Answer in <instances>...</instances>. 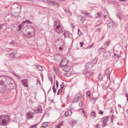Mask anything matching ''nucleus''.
I'll return each instance as SVG.
<instances>
[{"label": "nucleus", "mask_w": 128, "mask_h": 128, "mask_svg": "<svg viewBox=\"0 0 128 128\" xmlns=\"http://www.w3.org/2000/svg\"><path fill=\"white\" fill-rule=\"evenodd\" d=\"M40 121L39 122H38L36 124L33 125V126H34V127H35L36 128V127L37 125L39 124V123H40Z\"/></svg>", "instance_id": "obj_53"}, {"label": "nucleus", "mask_w": 128, "mask_h": 128, "mask_svg": "<svg viewBox=\"0 0 128 128\" xmlns=\"http://www.w3.org/2000/svg\"><path fill=\"white\" fill-rule=\"evenodd\" d=\"M98 113L100 114L101 115H102L103 114V111H102V110H99L98 111Z\"/></svg>", "instance_id": "obj_45"}, {"label": "nucleus", "mask_w": 128, "mask_h": 128, "mask_svg": "<svg viewBox=\"0 0 128 128\" xmlns=\"http://www.w3.org/2000/svg\"><path fill=\"white\" fill-rule=\"evenodd\" d=\"M56 3H57L58 4V6L57 5V4H56L54 6H56V8H58L59 6V4L57 3V2H56Z\"/></svg>", "instance_id": "obj_55"}, {"label": "nucleus", "mask_w": 128, "mask_h": 128, "mask_svg": "<svg viewBox=\"0 0 128 128\" xmlns=\"http://www.w3.org/2000/svg\"><path fill=\"white\" fill-rule=\"evenodd\" d=\"M34 127V126H31L29 128H33Z\"/></svg>", "instance_id": "obj_63"}, {"label": "nucleus", "mask_w": 128, "mask_h": 128, "mask_svg": "<svg viewBox=\"0 0 128 128\" xmlns=\"http://www.w3.org/2000/svg\"><path fill=\"white\" fill-rule=\"evenodd\" d=\"M60 26V22H59L58 21H56L54 22V23L53 27H54V26Z\"/></svg>", "instance_id": "obj_23"}, {"label": "nucleus", "mask_w": 128, "mask_h": 128, "mask_svg": "<svg viewBox=\"0 0 128 128\" xmlns=\"http://www.w3.org/2000/svg\"><path fill=\"white\" fill-rule=\"evenodd\" d=\"M72 113V111L71 110H68L65 112V115L66 116L68 117L71 115Z\"/></svg>", "instance_id": "obj_18"}, {"label": "nucleus", "mask_w": 128, "mask_h": 128, "mask_svg": "<svg viewBox=\"0 0 128 128\" xmlns=\"http://www.w3.org/2000/svg\"><path fill=\"white\" fill-rule=\"evenodd\" d=\"M26 115L28 119L32 118L34 116L33 114L31 112H29L27 113Z\"/></svg>", "instance_id": "obj_9"}, {"label": "nucleus", "mask_w": 128, "mask_h": 128, "mask_svg": "<svg viewBox=\"0 0 128 128\" xmlns=\"http://www.w3.org/2000/svg\"><path fill=\"white\" fill-rule=\"evenodd\" d=\"M16 43L13 40H12L11 42H10L9 44L11 45H13L15 44H16Z\"/></svg>", "instance_id": "obj_38"}, {"label": "nucleus", "mask_w": 128, "mask_h": 128, "mask_svg": "<svg viewBox=\"0 0 128 128\" xmlns=\"http://www.w3.org/2000/svg\"><path fill=\"white\" fill-rule=\"evenodd\" d=\"M27 34L29 36L30 38H32L33 36H32V34L30 32H28Z\"/></svg>", "instance_id": "obj_40"}, {"label": "nucleus", "mask_w": 128, "mask_h": 128, "mask_svg": "<svg viewBox=\"0 0 128 128\" xmlns=\"http://www.w3.org/2000/svg\"><path fill=\"white\" fill-rule=\"evenodd\" d=\"M64 11L65 12H66V13H67L68 12V11H69V10H68L66 9L64 10Z\"/></svg>", "instance_id": "obj_57"}, {"label": "nucleus", "mask_w": 128, "mask_h": 128, "mask_svg": "<svg viewBox=\"0 0 128 128\" xmlns=\"http://www.w3.org/2000/svg\"><path fill=\"white\" fill-rule=\"evenodd\" d=\"M63 121H62V122H60L58 124V125H57V126H59V128H60V126L61 125H63Z\"/></svg>", "instance_id": "obj_36"}, {"label": "nucleus", "mask_w": 128, "mask_h": 128, "mask_svg": "<svg viewBox=\"0 0 128 128\" xmlns=\"http://www.w3.org/2000/svg\"><path fill=\"white\" fill-rule=\"evenodd\" d=\"M111 56V53L110 51H106L104 54L103 58L104 59L107 60L109 59Z\"/></svg>", "instance_id": "obj_4"}, {"label": "nucleus", "mask_w": 128, "mask_h": 128, "mask_svg": "<svg viewBox=\"0 0 128 128\" xmlns=\"http://www.w3.org/2000/svg\"><path fill=\"white\" fill-rule=\"evenodd\" d=\"M34 110L37 113L42 112V110L41 106H38L37 108H36V109H35Z\"/></svg>", "instance_id": "obj_11"}, {"label": "nucleus", "mask_w": 128, "mask_h": 128, "mask_svg": "<svg viewBox=\"0 0 128 128\" xmlns=\"http://www.w3.org/2000/svg\"><path fill=\"white\" fill-rule=\"evenodd\" d=\"M26 22V20L25 21H23L18 26V31H19L20 30H21V29L24 26V24Z\"/></svg>", "instance_id": "obj_12"}, {"label": "nucleus", "mask_w": 128, "mask_h": 128, "mask_svg": "<svg viewBox=\"0 0 128 128\" xmlns=\"http://www.w3.org/2000/svg\"><path fill=\"white\" fill-rule=\"evenodd\" d=\"M84 17L83 16H81V17H80V18H79V19H80V23L82 24L84 22V20L82 19V18H83Z\"/></svg>", "instance_id": "obj_32"}, {"label": "nucleus", "mask_w": 128, "mask_h": 128, "mask_svg": "<svg viewBox=\"0 0 128 128\" xmlns=\"http://www.w3.org/2000/svg\"><path fill=\"white\" fill-rule=\"evenodd\" d=\"M68 63V60L66 59L62 60L60 63V66L62 67L67 66Z\"/></svg>", "instance_id": "obj_5"}, {"label": "nucleus", "mask_w": 128, "mask_h": 128, "mask_svg": "<svg viewBox=\"0 0 128 128\" xmlns=\"http://www.w3.org/2000/svg\"><path fill=\"white\" fill-rule=\"evenodd\" d=\"M108 116H106L102 118L101 120V122H102L104 126L106 125V123L108 120Z\"/></svg>", "instance_id": "obj_7"}, {"label": "nucleus", "mask_w": 128, "mask_h": 128, "mask_svg": "<svg viewBox=\"0 0 128 128\" xmlns=\"http://www.w3.org/2000/svg\"><path fill=\"white\" fill-rule=\"evenodd\" d=\"M105 74L107 76L108 81L110 80V76L109 75L110 74L109 70L108 69H107L105 71Z\"/></svg>", "instance_id": "obj_17"}, {"label": "nucleus", "mask_w": 128, "mask_h": 128, "mask_svg": "<svg viewBox=\"0 0 128 128\" xmlns=\"http://www.w3.org/2000/svg\"><path fill=\"white\" fill-rule=\"evenodd\" d=\"M42 1L48 4V1L49 0H42Z\"/></svg>", "instance_id": "obj_44"}, {"label": "nucleus", "mask_w": 128, "mask_h": 128, "mask_svg": "<svg viewBox=\"0 0 128 128\" xmlns=\"http://www.w3.org/2000/svg\"><path fill=\"white\" fill-rule=\"evenodd\" d=\"M79 104L80 106H82V101H80L79 102Z\"/></svg>", "instance_id": "obj_47"}, {"label": "nucleus", "mask_w": 128, "mask_h": 128, "mask_svg": "<svg viewBox=\"0 0 128 128\" xmlns=\"http://www.w3.org/2000/svg\"><path fill=\"white\" fill-rule=\"evenodd\" d=\"M48 124L47 122H44L42 123V126L40 127L41 128H44L48 126Z\"/></svg>", "instance_id": "obj_24"}, {"label": "nucleus", "mask_w": 128, "mask_h": 128, "mask_svg": "<svg viewBox=\"0 0 128 128\" xmlns=\"http://www.w3.org/2000/svg\"><path fill=\"white\" fill-rule=\"evenodd\" d=\"M101 24H96V25H95V26L96 27H97L100 25Z\"/></svg>", "instance_id": "obj_59"}, {"label": "nucleus", "mask_w": 128, "mask_h": 128, "mask_svg": "<svg viewBox=\"0 0 128 128\" xmlns=\"http://www.w3.org/2000/svg\"><path fill=\"white\" fill-rule=\"evenodd\" d=\"M64 70L65 72H68L70 68V67L69 66H65L64 67Z\"/></svg>", "instance_id": "obj_20"}, {"label": "nucleus", "mask_w": 128, "mask_h": 128, "mask_svg": "<svg viewBox=\"0 0 128 128\" xmlns=\"http://www.w3.org/2000/svg\"><path fill=\"white\" fill-rule=\"evenodd\" d=\"M51 88V87H50V89L48 90V92L47 94L48 93H49V92L50 91Z\"/></svg>", "instance_id": "obj_62"}, {"label": "nucleus", "mask_w": 128, "mask_h": 128, "mask_svg": "<svg viewBox=\"0 0 128 128\" xmlns=\"http://www.w3.org/2000/svg\"><path fill=\"white\" fill-rule=\"evenodd\" d=\"M78 33L79 36H80L81 35V32L79 29H78Z\"/></svg>", "instance_id": "obj_46"}, {"label": "nucleus", "mask_w": 128, "mask_h": 128, "mask_svg": "<svg viewBox=\"0 0 128 128\" xmlns=\"http://www.w3.org/2000/svg\"><path fill=\"white\" fill-rule=\"evenodd\" d=\"M55 84L53 86V92L54 93H56V90L55 89Z\"/></svg>", "instance_id": "obj_33"}, {"label": "nucleus", "mask_w": 128, "mask_h": 128, "mask_svg": "<svg viewBox=\"0 0 128 128\" xmlns=\"http://www.w3.org/2000/svg\"><path fill=\"white\" fill-rule=\"evenodd\" d=\"M78 97L79 96H74V100L72 102L73 103H74V102H77L79 100V98Z\"/></svg>", "instance_id": "obj_22"}, {"label": "nucleus", "mask_w": 128, "mask_h": 128, "mask_svg": "<svg viewBox=\"0 0 128 128\" xmlns=\"http://www.w3.org/2000/svg\"><path fill=\"white\" fill-rule=\"evenodd\" d=\"M63 48L62 47L60 46L59 48V50H62Z\"/></svg>", "instance_id": "obj_58"}, {"label": "nucleus", "mask_w": 128, "mask_h": 128, "mask_svg": "<svg viewBox=\"0 0 128 128\" xmlns=\"http://www.w3.org/2000/svg\"><path fill=\"white\" fill-rule=\"evenodd\" d=\"M90 115L92 118H95L96 117V114L94 112H91Z\"/></svg>", "instance_id": "obj_27"}, {"label": "nucleus", "mask_w": 128, "mask_h": 128, "mask_svg": "<svg viewBox=\"0 0 128 128\" xmlns=\"http://www.w3.org/2000/svg\"><path fill=\"white\" fill-rule=\"evenodd\" d=\"M87 96H91V93L90 91L88 90L86 92Z\"/></svg>", "instance_id": "obj_30"}, {"label": "nucleus", "mask_w": 128, "mask_h": 128, "mask_svg": "<svg viewBox=\"0 0 128 128\" xmlns=\"http://www.w3.org/2000/svg\"><path fill=\"white\" fill-rule=\"evenodd\" d=\"M79 111L80 112H82L84 115V117H86V112L84 111V110L82 108H80V110Z\"/></svg>", "instance_id": "obj_25"}, {"label": "nucleus", "mask_w": 128, "mask_h": 128, "mask_svg": "<svg viewBox=\"0 0 128 128\" xmlns=\"http://www.w3.org/2000/svg\"><path fill=\"white\" fill-rule=\"evenodd\" d=\"M48 4L49 6L52 5V6H54L56 4H57L58 6V4L56 2L53 1L51 0H49Z\"/></svg>", "instance_id": "obj_10"}, {"label": "nucleus", "mask_w": 128, "mask_h": 128, "mask_svg": "<svg viewBox=\"0 0 128 128\" xmlns=\"http://www.w3.org/2000/svg\"><path fill=\"white\" fill-rule=\"evenodd\" d=\"M68 34V33L67 32H64L63 34V35L64 36V37L65 38H66V37H68V36H67V34Z\"/></svg>", "instance_id": "obj_43"}, {"label": "nucleus", "mask_w": 128, "mask_h": 128, "mask_svg": "<svg viewBox=\"0 0 128 128\" xmlns=\"http://www.w3.org/2000/svg\"><path fill=\"white\" fill-rule=\"evenodd\" d=\"M50 78H51V79H50V80L51 82V84H52V83L53 82V80L52 79V76L50 77Z\"/></svg>", "instance_id": "obj_56"}, {"label": "nucleus", "mask_w": 128, "mask_h": 128, "mask_svg": "<svg viewBox=\"0 0 128 128\" xmlns=\"http://www.w3.org/2000/svg\"><path fill=\"white\" fill-rule=\"evenodd\" d=\"M82 13V14L85 15L86 17L90 18L92 17L91 15L89 13L86 12L85 11H83Z\"/></svg>", "instance_id": "obj_14"}, {"label": "nucleus", "mask_w": 128, "mask_h": 128, "mask_svg": "<svg viewBox=\"0 0 128 128\" xmlns=\"http://www.w3.org/2000/svg\"><path fill=\"white\" fill-rule=\"evenodd\" d=\"M110 44V41L109 40H107L104 43V45L106 46H108Z\"/></svg>", "instance_id": "obj_29"}, {"label": "nucleus", "mask_w": 128, "mask_h": 128, "mask_svg": "<svg viewBox=\"0 0 128 128\" xmlns=\"http://www.w3.org/2000/svg\"><path fill=\"white\" fill-rule=\"evenodd\" d=\"M9 118H5L3 115L0 116V124L1 126H5L7 124L8 122V121Z\"/></svg>", "instance_id": "obj_2"}, {"label": "nucleus", "mask_w": 128, "mask_h": 128, "mask_svg": "<svg viewBox=\"0 0 128 128\" xmlns=\"http://www.w3.org/2000/svg\"><path fill=\"white\" fill-rule=\"evenodd\" d=\"M67 13L68 14V16H72V13L69 10L68 11V12Z\"/></svg>", "instance_id": "obj_42"}, {"label": "nucleus", "mask_w": 128, "mask_h": 128, "mask_svg": "<svg viewBox=\"0 0 128 128\" xmlns=\"http://www.w3.org/2000/svg\"><path fill=\"white\" fill-rule=\"evenodd\" d=\"M60 91H62V90H63V89L64 87V86H61V85H60Z\"/></svg>", "instance_id": "obj_48"}, {"label": "nucleus", "mask_w": 128, "mask_h": 128, "mask_svg": "<svg viewBox=\"0 0 128 128\" xmlns=\"http://www.w3.org/2000/svg\"><path fill=\"white\" fill-rule=\"evenodd\" d=\"M114 22H110L107 24V26L109 28H112L114 26Z\"/></svg>", "instance_id": "obj_13"}, {"label": "nucleus", "mask_w": 128, "mask_h": 128, "mask_svg": "<svg viewBox=\"0 0 128 128\" xmlns=\"http://www.w3.org/2000/svg\"><path fill=\"white\" fill-rule=\"evenodd\" d=\"M63 121H62V122H60L58 124V125H57V126H59V128H60V126L61 125H63Z\"/></svg>", "instance_id": "obj_37"}, {"label": "nucleus", "mask_w": 128, "mask_h": 128, "mask_svg": "<svg viewBox=\"0 0 128 128\" xmlns=\"http://www.w3.org/2000/svg\"><path fill=\"white\" fill-rule=\"evenodd\" d=\"M15 84L13 80L8 77L0 76V92L10 93L11 90L14 89Z\"/></svg>", "instance_id": "obj_1"}, {"label": "nucleus", "mask_w": 128, "mask_h": 128, "mask_svg": "<svg viewBox=\"0 0 128 128\" xmlns=\"http://www.w3.org/2000/svg\"><path fill=\"white\" fill-rule=\"evenodd\" d=\"M71 74V73L68 72L67 73H65L64 74V76L67 77H68L70 76V74Z\"/></svg>", "instance_id": "obj_34"}, {"label": "nucleus", "mask_w": 128, "mask_h": 128, "mask_svg": "<svg viewBox=\"0 0 128 128\" xmlns=\"http://www.w3.org/2000/svg\"><path fill=\"white\" fill-rule=\"evenodd\" d=\"M56 88H58V82L57 80L56 81Z\"/></svg>", "instance_id": "obj_51"}, {"label": "nucleus", "mask_w": 128, "mask_h": 128, "mask_svg": "<svg viewBox=\"0 0 128 128\" xmlns=\"http://www.w3.org/2000/svg\"><path fill=\"white\" fill-rule=\"evenodd\" d=\"M77 96H80L81 95V94L80 93H79L78 94H77Z\"/></svg>", "instance_id": "obj_61"}, {"label": "nucleus", "mask_w": 128, "mask_h": 128, "mask_svg": "<svg viewBox=\"0 0 128 128\" xmlns=\"http://www.w3.org/2000/svg\"><path fill=\"white\" fill-rule=\"evenodd\" d=\"M116 15L117 17L119 18L120 20L122 18V17H121V15L119 14H117Z\"/></svg>", "instance_id": "obj_41"}, {"label": "nucleus", "mask_w": 128, "mask_h": 128, "mask_svg": "<svg viewBox=\"0 0 128 128\" xmlns=\"http://www.w3.org/2000/svg\"><path fill=\"white\" fill-rule=\"evenodd\" d=\"M94 45V44L93 43L90 46V48H91Z\"/></svg>", "instance_id": "obj_60"}, {"label": "nucleus", "mask_w": 128, "mask_h": 128, "mask_svg": "<svg viewBox=\"0 0 128 128\" xmlns=\"http://www.w3.org/2000/svg\"><path fill=\"white\" fill-rule=\"evenodd\" d=\"M10 56L12 58H14V52H12L10 54Z\"/></svg>", "instance_id": "obj_31"}, {"label": "nucleus", "mask_w": 128, "mask_h": 128, "mask_svg": "<svg viewBox=\"0 0 128 128\" xmlns=\"http://www.w3.org/2000/svg\"><path fill=\"white\" fill-rule=\"evenodd\" d=\"M85 76L86 77L90 78L92 76L93 74V73L92 72H89L88 70H84L83 72Z\"/></svg>", "instance_id": "obj_3"}, {"label": "nucleus", "mask_w": 128, "mask_h": 128, "mask_svg": "<svg viewBox=\"0 0 128 128\" xmlns=\"http://www.w3.org/2000/svg\"><path fill=\"white\" fill-rule=\"evenodd\" d=\"M55 128H60L59 126H58L57 125L55 127Z\"/></svg>", "instance_id": "obj_64"}, {"label": "nucleus", "mask_w": 128, "mask_h": 128, "mask_svg": "<svg viewBox=\"0 0 128 128\" xmlns=\"http://www.w3.org/2000/svg\"><path fill=\"white\" fill-rule=\"evenodd\" d=\"M54 71L56 73H57L58 72V70L57 68L56 67H54Z\"/></svg>", "instance_id": "obj_35"}, {"label": "nucleus", "mask_w": 128, "mask_h": 128, "mask_svg": "<svg viewBox=\"0 0 128 128\" xmlns=\"http://www.w3.org/2000/svg\"><path fill=\"white\" fill-rule=\"evenodd\" d=\"M98 59V57L97 56L92 61V62H91L92 65H93V64H96V63Z\"/></svg>", "instance_id": "obj_21"}, {"label": "nucleus", "mask_w": 128, "mask_h": 128, "mask_svg": "<svg viewBox=\"0 0 128 128\" xmlns=\"http://www.w3.org/2000/svg\"><path fill=\"white\" fill-rule=\"evenodd\" d=\"M97 98H93L91 100L93 102V104L94 103Z\"/></svg>", "instance_id": "obj_39"}, {"label": "nucleus", "mask_w": 128, "mask_h": 128, "mask_svg": "<svg viewBox=\"0 0 128 128\" xmlns=\"http://www.w3.org/2000/svg\"><path fill=\"white\" fill-rule=\"evenodd\" d=\"M60 91H60V89L58 90L57 92V94L58 95L60 94Z\"/></svg>", "instance_id": "obj_54"}, {"label": "nucleus", "mask_w": 128, "mask_h": 128, "mask_svg": "<svg viewBox=\"0 0 128 128\" xmlns=\"http://www.w3.org/2000/svg\"><path fill=\"white\" fill-rule=\"evenodd\" d=\"M96 128H100L99 124H96Z\"/></svg>", "instance_id": "obj_49"}, {"label": "nucleus", "mask_w": 128, "mask_h": 128, "mask_svg": "<svg viewBox=\"0 0 128 128\" xmlns=\"http://www.w3.org/2000/svg\"><path fill=\"white\" fill-rule=\"evenodd\" d=\"M43 68H44V67L38 65H36L35 67V68L37 70L40 71H42L43 70Z\"/></svg>", "instance_id": "obj_15"}, {"label": "nucleus", "mask_w": 128, "mask_h": 128, "mask_svg": "<svg viewBox=\"0 0 128 128\" xmlns=\"http://www.w3.org/2000/svg\"><path fill=\"white\" fill-rule=\"evenodd\" d=\"M103 78V76L102 75L100 74L98 76V80L100 81H101L102 80Z\"/></svg>", "instance_id": "obj_26"}, {"label": "nucleus", "mask_w": 128, "mask_h": 128, "mask_svg": "<svg viewBox=\"0 0 128 128\" xmlns=\"http://www.w3.org/2000/svg\"><path fill=\"white\" fill-rule=\"evenodd\" d=\"M93 65H92L91 62L87 63L85 65V68L86 69H89L92 68Z\"/></svg>", "instance_id": "obj_8"}, {"label": "nucleus", "mask_w": 128, "mask_h": 128, "mask_svg": "<svg viewBox=\"0 0 128 128\" xmlns=\"http://www.w3.org/2000/svg\"><path fill=\"white\" fill-rule=\"evenodd\" d=\"M115 56H117V58H117V60H118L119 58H120V56L119 55V54H116V53H114V56L113 57V58H116V57H115Z\"/></svg>", "instance_id": "obj_28"}, {"label": "nucleus", "mask_w": 128, "mask_h": 128, "mask_svg": "<svg viewBox=\"0 0 128 128\" xmlns=\"http://www.w3.org/2000/svg\"><path fill=\"white\" fill-rule=\"evenodd\" d=\"M102 14L100 12H97L95 14V18L96 19L97 18H99L102 16Z\"/></svg>", "instance_id": "obj_19"}, {"label": "nucleus", "mask_w": 128, "mask_h": 128, "mask_svg": "<svg viewBox=\"0 0 128 128\" xmlns=\"http://www.w3.org/2000/svg\"><path fill=\"white\" fill-rule=\"evenodd\" d=\"M22 83L23 85L25 86L28 88V83L26 82V80H22Z\"/></svg>", "instance_id": "obj_16"}, {"label": "nucleus", "mask_w": 128, "mask_h": 128, "mask_svg": "<svg viewBox=\"0 0 128 128\" xmlns=\"http://www.w3.org/2000/svg\"><path fill=\"white\" fill-rule=\"evenodd\" d=\"M26 22H27L28 24H32V22H31L30 21V20H26Z\"/></svg>", "instance_id": "obj_52"}, {"label": "nucleus", "mask_w": 128, "mask_h": 128, "mask_svg": "<svg viewBox=\"0 0 128 128\" xmlns=\"http://www.w3.org/2000/svg\"><path fill=\"white\" fill-rule=\"evenodd\" d=\"M80 46L82 47L83 46L84 43L83 42H80Z\"/></svg>", "instance_id": "obj_50"}, {"label": "nucleus", "mask_w": 128, "mask_h": 128, "mask_svg": "<svg viewBox=\"0 0 128 128\" xmlns=\"http://www.w3.org/2000/svg\"><path fill=\"white\" fill-rule=\"evenodd\" d=\"M55 31L58 33L59 34L62 33L63 31L60 26H56L55 28Z\"/></svg>", "instance_id": "obj_6"}]
</instances>
